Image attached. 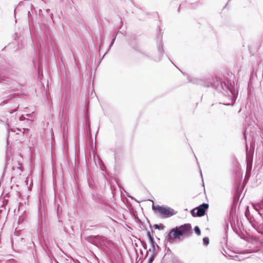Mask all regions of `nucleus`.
<instances>
[{"instance_id": "obj_23", "label": "nucleus", "mask_w": 263, "mask_h": 263, "mask_svg": "<svg viewBox=\"0 0 263 263\" xmlns=\"http://www.w3.org/2000/svg\"><path fill=\"white\" fill-rule=\"evenodd\" d=\"M30 7H31V11H32L33 9H34V6H33L32 4H31V5H30Z\"/></svg>"}, {"instance_id": "obj_12", "label": "nucleus", "mask_w": 263, "mask_h": 263, "mask_svg": "<svg viewBox=\"0 0 263 263\" xmlns=\"http://www.w3.org/2000/svg\"><path fill=\"white\" fill-rule=\"evenodd\" d=\"M154 227L155 229L158 230H163L164 228V226L162 224H155L154 225Z\"/></svg>"}, {"instance_id": "obj_14", "label": "nucleus", "mask_w": 263, "mask_h": 263, "mask_svg": "<svg viewBox=\"0 0 263 263\" xmlns=\"http://www.w3.org/2000/svg\"><path fill=\"white\" fill-rule=\"evenodd\" d=\"M203 243L204 246H208L209 243V239L208 237L203 238Z\"/></svg>"}, {"instance_id": "obj_28", "label": "nucleus", "mask_w": 263, "mask_h": 263, "mask_svg": "<svg viewBox=\"0 0 263 263\" xmlns=\"http://www.w3.org/2000/svg\"><path fill=\"white\" fill-rule=\"evenodd\" d=\"M161 60V58H158V60L160 61Z\"/></svg>"}, {"instance_id": "obj_18", "label": "nucleus", "mask_w": 263, "mask_h": 263, "mask_svg": "<svg viewBox=\"0 0 263 263\" xmlns=\"http://www.w3.org/2000/svg\"><path fill=\"white\" fill-rule=\"evenodd\" d=\"M141 242L142 243V247H143V248L145 250H146V249H147L146 243L144 241H143V240H141Z\"/></svg>"}, {"instance_id": "obj_13", "label": "nucleus", "mask_w": 263, "mask_h": 263, "mask_svg": "<svg viewBox=\"0 0 263 263\" xmlns=\"http://www.w3.org/2000/svg\"><path fill=\"white\" fill-rule=\"evenodd\" d=\"M157 253H153L152 255L149 257L148 263H152L154 261L155 257L156 256Z\"/></svg>"}, {"instance_id": "obj_32", "label": "nucleus", "mask_w": 263, "mask_h": 263, "mask_svg": "<svg viewBox=\"0 0 263 263\" xmlns=\"http://www.w3.org/2000/svg\"><path fill=\"white\" fill-rule=\"evenodd\" d=\"M106 54V53H104V54H103V56H105Z\"/></svg>"}, {"instance_id": "obj_11", "label": "nucleus", "mask_w": 263, "mask_h": 263, "mask_svg": "<svg viewBox=\"0 0 263 263\" xmlns=\"http://www.w3.org/2000/svg\"><path fill=\"white\" fill-rule=\"evenodd\" d=\"M1 81H9L8 78L6 77L4 74L2 72H0V82Z\"/></svg>"}, {"instance_id": "obj_17", "label": "nucleus", "mask_w": 263, "mask_h": 263, "mask_svg": "<svg viewBox=\"0 0 263 263\" xmlns=\"http://www.w3.org/2000/svg\"><path fill=\"white\" fill-rule=\"evenodd\" d=\"M159 52H160V54H162V53L163 52V49L162 47V45L160 44L159 46L158 47Z\"/></svg>"}, {"instance_id": "obj_29", "label": "nucleus", "mask_w": 263, "mask_h": 263, "mask_svg": "<svg viewBox=\"0 0 263 263\" xmlns=\"http://www.w3.org/2000/svg\"><path fill=\"white\" fill-rule=\"evenodd\" d=\"M168 251H170V249L168 248V250H167Z\"/></svg>"}, {"instance_id": "obj_5", "label": "nucleus", "mask_w": 263, "mask_h": 263, "mask_svg": "<svg viewBox=\"0 0 263 263\" xmlns=\"http://www.w3.org/2000/svg\"><path fill=\"white\" fill-rule=\"evenodd\" d=\"M252 206L258 212L260 216L263 218V199L259 202L253 203Z\"/></svg>"}, {"instance_id": "obj_6", "label": "nucleus", "mask_w": 263, "mask_h": 263, "mask_svg": "<svg viewBox=\"0 0 263 263\" xmlns=\"http://www.w3.org/2000/svg\"><path fill=\"white\" fill-rule=\"evenodd\" d=\"M85 124L86 126V130H87V136L90 137L91 138V135H90V120H89V117L88 114V112L87 111L85 114Z\"/></svg>"}, {"instance_id": "obj_15", "label": "nucleus", "mask_w": 263, "mask_h": 263, "mask_svg": "<svg viewBox=\"0 0 263 263\" xmlns=\"http://www.w3.org/2000/svg\"><path fill=\"white\" fill-rule=\"evenodd\" d=\"M194 231L197 235H200L201 234V231L198 226L195 227Z\"/></svg>"}, {"instance_id": "obj_9", "label": "nucleus", "mask_w": 263, "mask_h": 263, "mask_svg": "<svg viewBox=\"0 0 263 263\" xmlns=\"http://www.w3.org/2000/svg\"><path fill=\"white\" fill-rule=\"evenodd\" d=\"M85 239L87 240L89 242L93 243V244H95L96 241V237L94 236H91L85 237Z\"/></svg>"}, {"instance_id": "obj_25", "label": "nucleus", "mask_w": 263, "mask_h": 263, "mask_svg": "<svg viewBox=\"0 0 263 263\" xmlns=\"http://www.w3.org/2000/svg\"><path fill=\"white\" fill-rule=\"evenodd\" d=\"M200 175H201V177L202 178V174L201 173V170H200Z\"/></svg>"}, {"instance_id": "obj_31", "label": "nucleus", "mask_w": 263, "mask_h": 263, "mask_svg": "<svg viewBox=\"0 0 263 263\" xmlns=\"http://www.w3.org/2000/svg\"><path fill=\"white\" fill-rule=\"evenodd\" d=\"M106 54V53H104V54H103V56H105Z\"/></svg>"}, {"instance_id": "obj_19", "label": "nucleus", "mask_w": 263, "mask_h": 263, "mask_svg": "<svg viewBox=\"0 0 263 263\" xmlns=\"http://www.w3.org/2000/svg\"><path fill=\"white\" fill-rule=\"evenodd\" d=\"M249 157H250V159H252V156H249V155L248 154V148H247V156H246V161L247 162V163H248V161H249Z\"/></svg>"}, {"instance_id": "obj_10", "label": "nucleus", "mask_w": 263, "mask_h": 263, "mask_svg": "<svg viewBox=\"0 0 263 263\" xmlns=\"http://www.w3.org/2000/svg\"><path fill=\"white\" fill-rule=\"evenodd\" d=\"M93 62H95V59H94L93 57H90V59H88V62L87 63L88 67H90L91 68L93 64Z\"/></svg>"}, {"instance_id": "obj_4", "label": "nucleus", "mask_w": 263, "mask_h": 263, "mask_svg": "<svg viewBox=\"0 0 263 263\" xmlns=\"http://www.w3.org/2000/svg\"><path fill=\"white\" fill-rule=\"evenodd\" d=\"M209 208L208 203H203L197 207L192 209L191 213L193 217H201L203 216L207 209Z\"/></svg>"}, {"instance_id": "obj_3", "label": "nucleus", "mask_w": 263, "mask_h": 263, "mask_svg": "<svg viewBox=\"0 0 263 263\" xmlns=\"http://www.w3.org/2000/svg\"><path fill=\"white\" fill-rule=\"evenodd\" d=\"M152 209L158 211L160 214L164 218L170 217L177 213L174 209L168 206L152 205Z\"/></svg>"}, {"instance_id": "obj_24", "label": "nucleus", "mask_w": 263, "mask_h": 263, "mask_svg": "<svg viewBox=\"0 0 263 263\" xmlns=\"http://www.w3.org/2000/svg\"><path fill=\"white\" fill-rule=\"evenodd\" d=\"M25 119V117L24 116H22L20 118V120H23Z\"/></svg>"}, {"instance_id": "obj_27", "label": "nucleus", "mask_w": 263, "mask_h": 263, "mask_svg": "<svg viewBox=\"0 0 263 263\" xmlns=\"http://www.w3.org/2000/svg\"><path fill=\"white\" fill-rule=\"evenodd\" d=\"M151 228L152 233V234H153V233H154V231H153V230L152 229V227H151Z\"/></svg>"}, {"instance_id": "obj_30", "label": "nucleus", "mask_w": 263, "mask_h": 263, "mask_svg": "<svg viewBox=\"0 0 263 263\" xmlns=\"http://www.w3.org/2000/svg\"><path fill=\"white\" fill-rule=\"evenodd\" d=\"M133 48L135 49H136L135 47H133Z\"/></svg>"}, {"instance_id": "obj_2", "label": "nucleus", "mask_w": 263, "mask_h": 263, "mask_svg": "<svg viewBox=\"0 0 263 263\" xmlns=\"http://www.w3.org/2000/svg\"><path fill=\"white\" fill-rule=\"evenodd\" d=\"M193 231L190 223H185L180 226H177L172 229L166 236L165 240L169 242H173L175 239L187 238L192 235Z\"/></svg>"}, {"instance_id": "obj_34", "label": "nucleus", "mask_w": 263, "mask_h": 263, "mask_svg": "<svg viewBox=\"0 0 263 263\" xmlns=\"http://www.w3.org/2000/svg\"><path fill=\"white\" fill-rule=\"evenodd\" d=\"M246 131H245V134H246ZM245 137H246V136H245Z\"/></svg>"}, {"instance_id": "obj_22", "label": "nucleus", "mask_w": 263, "mask_h": 263, "mask_svg": "<svg viewBox=\"0 0 263 263\" xmlns=\"http://www.w3.org/2000/svg\"><path fill=\"white\" fill-rule=\"evenodd\" d=\"M246 251V253H250L251 252H255L254 250L252 251Z\"/></svg>"}, {"instance_id": "obj_33", "label": "nucleus", "mask_w": 263, "mask_h": 263, "mask_svg": "<svg viewBox=\"0 0 263 263\" xmlns=\"http://www.w3.org/2000/svg\"><path fill=\"white\" fill-rule=\"evenodd\" d=\"M106 54V53H104V54H103V56H105Z\"/></svg>"}, {"instance_id": "obj_16", "label": "nucleus", "mask_w": 263, "mask_h": 263, "mask_svg": "<svg viewBox=\"0 0 263 263\" xmlns=\"http://www.w3.org/2000/svg\"><path fill=\"white\" fill-rule=\"evenodd\" d=\"M147 235L148 236V238L149 241L154 240V238L153 235L151 234V233L149 231L147 232Z\"/></svg>"}, {"instance_id": "obj_8", "label": "nucleus", "mask_w": 263, "mask_h": 263, "mask_svg": "<svg viewBox=\"0 0 263 263\" xmlns=\"http://www.w3.org/2000/svg\"><path fill=\"white\" fill-rule=\"evenodd\" d=\"M14 98V95H10L9 96H8L6 98V99L4 100L3 102H2L1 103H0V106H3L9 100H11L13 98Z\"/></svg>"}, {"instance_id": "obj_1", "label": "nucleus", "mask_w": 263, "mask_h": 263, "mask_svg": "<svg viewBox=\"0 0 263 263\" xmlns=\"http://www.w3.org/2000/svg\"><path fill=\"white\" fill-rule=\"evenodd\" d=\"M189 81L193 84L201 85L204 87H212L216 90L221 92L222 97L220 104L224 105H233L236 92L234 89V82L227 79H211L209 81H203L196 78L191 79L188 77Z\"/></svg>"}, {"instance_id": "obj_7", "label": "nucleus", "mask_w": 263, "mask_h": 263, "mask_svg": "<svg viewBox=\"0 0 263 263\" xmlns=\"http://www.w3.org/2000/svg\"><path fill=\"white\" fill-rule=\"evenodd\" d=\"M149 242L151 245L152 249H149V250L146 252L145 257L147 255L148 251L152 252L153 253H156V247L158 248H159V246L155 242L154 240L149 241Z\"/></svg>"}, {"instance_id": "obj_21", "label": "nucleus", "mask_w": 263, "mask_h": 263, "mask_svg": "<svg viewBox=\"0 0 263 263\" xmlns=\"http://www.w3.org/2000/svg\"><path fill=\"white\" fill-rule=\"evenodd\" d=\"M199 4H200L199 2H196V3L192 4L191 7L194 8L195 7H197Z\"/></svg>"}, {"instance_id": "obj_20", "label": "nucleus", "mask_w": 263, "mask_h": 263, "mask_svg": "<svg viewBox=\"0 0 263 263\" xmlns=\"http://www.w3.org/2000/svg\"><path fill=\"white\" fill-rule=\"evenodd\" d=\"M116 36H117V34L115 35V36H114V37L112 39L111 43H110V44L109 45V47H110L111 46H112V45L114 44V42H115V41L116 40Z\"/></svg>"}, {"instance_id": "obj_26", "label": "nucleus", "mask_w": 263, "mask_h": 263, "mask_svg": "<svg viewBox=\"0 0 263 263\" xmlns=\"http://www.w3.org/2000/svg\"><path fill=\"white\" fill-rule=\"evenodd\" d=\"M30 14V11H28V15H29Z\"/></svg>"}]
</instances>
